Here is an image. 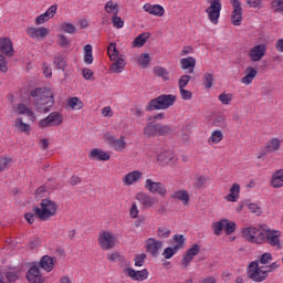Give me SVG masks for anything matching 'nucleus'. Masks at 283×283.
<instances>
[{"label":"nucleus","mask_w":283,"mask_h":283,"mask_svg":"<svg viewBox=\"0 0 283 283\" xmlns=\"http://www.w3.org/2000/svg\"><path fill=\"white\" fill-rule=\"evenodd\" d=\"M174 242L176 243L172 248H175V251H180L182 247H185V235L182 234H175L172 237Z\"/></svg>","instance_id":"nucleus-44"},{"label":"nucleus","mask_w":283,"mask_h":283,"mask_svg":"<svg viewBox=\"0 0 283 283\" xmlns=\"http://www.w3.org/2000/svg\"><path fill=\"white\" fill-rule=\"evenodd\" d=\"M0 52L1 54H6V56L14 55V48L12 46V41L10 39H0Z\"/></svg>","instance_id":"nucleus-20"},{"label":"nucleus","mask_w":283,"mask_h":283,"mask_svg":"<svg viewBox=\"0 0 283 283\" xmlns=\"http://www.w3.org/2000/svg\"><path fill=\"white\" fill-rule=\"evenodd\" d=\"M189 81H191L190 75H182L178 81L179 90H184L186 85H189Z\"/></svg>","instance_id":"nucleus-58"},{"label":"nucleus","mask_w":283,"mask_h":283,"mask_svg":"<svg viewBox=\"0 0 283 283\" xmlns=\"http://www.w3.org/2000/svg\"><path fill=\"white\" fill-rule=\"evenodd\" d=\"M18 114H28L29 116H34V112H32L30 107H27L25 104H18Z\"/></svg>","instance_id":"nucleus-56"},{"label":"nucleus","mask_w":283,"mask_h":283,"mask_svg":"<svg viewBox=\"0 0 283 283\" xmlns=\"http://www.w3.org/2000/svg\"><path fill=\"white\" fill-rule=\"evenodd\" d=\"M27 34L31 38V39H43L45 36H48L49 31L46 28H28L27 29Z\"/></svg>","instance_id":"nucleus-21"},{"label":"nucleus","mask_w":283,"mask_h":283,"mask_svg":"<svg viewBox=\"0 0 283 283\" xmlns=\"http://www.w3.org/2000/svg\"><path fill=\"white\" fill-rule=\"evenodd\" d=\"M170 198L172 200H180L182 205H189V192L187 190H177L170 196Z\"/></svg>","instance_id":"nucleus-31"},{"label":"nucleus","mask_w":283,"mask_h":283,"mask_svg":"<svg viewBox=\"0 0 283 283\" xmlns=\"http://www.w3.org/2000/svg\"><path fill=\"white\" fill-rule=\"evenodd\" d=\"M30 96L39 114H48L54 107V93L51 90L38 87L31 91Z\"/></svg>","instance_id":"nucleus-1"},{"label":"nucleus","mask_w":283,"mask_h":283,"mask_svg":"<svg viewBox=\"0 0 283 283\" xmlns=\"http://www.w3.org/2000/svg\"><path fill=\"white\" fill-rule=\"evenodd\" d=\"M255 76H258V70H255L254 67L248 66L245 69V76L241 78V83H243V85H251Z\"/></svg>","instance_id":"nucleus-26"},{"label":"nucleus","mask_w":283,"mask_h":283,"mask_svg":"<svg viewBox=\"0 0 283 283\" xmlns=\"http://www.w3.org/2000/svg\"><path fill=\"white\" fill-rule=\"evenodd\" d=\"M280 235L282 233L277 230H268L265 232V238L270 247H276V249H282V243H280Z\"/></svg>","instance_id":"nucleus-15"},{"label":"nucleus","mask_w":283,"mask_h":283,"mask_svg":"<svg viewBox=\"0 0 283 283\" xmlns=\"http://www.w3.org/2000/svg\"><path fill=\"white\" fill-rule=\"evenodd\" d=\"M14 127L22 134H30V124L23 123V118L18 117L14 122Z\"/></svg>","instance_id":"nucleus-35"},{"label":"nucleus","mask_w":283,"mask_h":283,"mask_svg":"<svg viewBox=\"0 0 283 283\" xmlns=\"http://www.w3.org/2000/svg\"><path fill=\"white\" fill-rule=\"evenodd\" d=\"M160 249H163V241H158L154 238H149L146 241L147 253H149L153 258H158Z\"/></svg>","instance_id":"nucleus-13"},{"label":"nucleus","mask_w":283,"mask_h":283,"mask_svg":"<svg viewBox=\"0 0 283 283\" xmlns=\"http://www.w3.org/2000/svg\"><path fill=\"white\" fill-rule=\"evenodd\" d=\"M151 36V33L149 32H144L139 34L135 40L133 41V48H143L145 43H147V39Z\"/></svg>","instance_id":"nucleus-34"},{"label":"nucleus","mask_w":283,"mask_h":283,"mask_svg":"<svg viewBox=\"0 0 283 283\" xmlns=\"http://www.w3.org/2000/svg\"><path fill=\"white\" fill-rule=\"evenodd\" d=\"M39 266L50 273L51 271H54V258L50 255H44L41 258L39 262Z\"/></svg>","instance_id":"nucleus-25"},{"label":"nucleus","mask_w":283,"mask_h":283,"mask_svg":"<svg viewBox=\"0 0 283 283\" xmlns=\"http://www.w3.org/2000/svg\"><path fill=\"white\" fill-rule=\"evenodd\" d=\"M97 242L103 251H109L116 247L118 238L109 231H103L98 233Z\"/></svg>","instance_id":"nucleus-6"},{"label":"nucleus","mask_w":283,"mask_h":283,"mask_svg":"<svg viewBox=\"0 0 283 283\" xmlns=\"http://www.w3.org/2000/svg\"><path fill=\"white\" fill-rule=\"evenodd\" d=\"M145 258H147L145 253L135 255V266H143L145 264Z\"/></svg>","instance_id":"nucleus-63"},{"label":"nucleus","mask_w":283,"mask_h":283,"mask_svg":"<svg viewBox=\"0 0 283 283\" xmlns=\"http://www.w3.org/2000/svg\"><path fill=\"white\" fill-rule=\"evenodd\" d=\"M11 165H12V158H8V157L0 158V170L6 171L7 169H10Z\"/></svg>","instance_id":"nucleus-54"},{"label":"nucleus","mask_w":283,"mask_h":283,"mask_svg":"<svg viewBox=\"0 0 283 283\" xmlns=\"http://www.w3.org/2000/svg\"><path fill=\"white\" fill-rule=\"evenodd\" d=\"M104 140L109 147L115 149V151H123L125 147H127V143H125V136H122L119 139H116L112 134L106 133L104 135Z\"/></svg>","instance_id":"nucleus-10"},{"label":"nucleus","mask_w":283,"mask_h":283,"mask_svg":"<svg viewBox=\"0 0 283 283\" xmlns=\"http://www.w3.org/2000/svg\"><path fill=\"white\" fill-rule=\"evenodd\" d=\"M108 56L111 61H116L118 59V49H116V43H111L107 49Z\"/></svg>","instance_id":"nucleus-48"},{"label":"nucleus","mask_w":283,"mask_h":283,"mask_svg":"<svg viewBox=\"0 0 283 283\" xmlns=\"http://www.w3.org/2000/svg\"><path fill=\"white\" fill-rule=\"evenodd\" d=\"M61 29L63 30V32H65L66 34H74L76 32V27H74V24L70 23V22H63L61 24Z\"/></svg>","instance_id":"nucleus-52"},{"label":"nucleus","mask_w":283,"mask_h":283,"mask_svg":"<svg viewBox=\"0 0 283 283\" xmlns=\"http://www.w3.org/2000/svg\"><path fill=\"white\" fill-rule=\"evenodd\" d=\"M125 65H127V62H125V59L123 55L118 56L115 62L111 66V71L115 74H120L123 70H125Z\"/></svg>","instance_id":"nucleus-30"},{"label":"nucleus","mask_w":283,"mask_h":283,"mask_svg":"<svg viewBox=\"0 0 283 283\" xmlns=\"http://www.w3.org/2000/svg\"><path fill=\"white\" fill-rule=\"evenodd\" d=\"M67 105L71 107V109H83V101H81L78 97L69 98Z\"/></svg>","instance_id":"nucleus-42"},{"label":"nucleus","mask_w":283,"mask_h":283,"mask_svg":"<svg viewBox=\"0 0 283 283\" xmlns=\"http://www.w3.org/2000/svg\"><path fill=\"white\" fill-rule=\"evenodd\" d=\"M222 11V2L220 0H210V6L206 9L209 21L218 25L220 12Z\"/></svg>","instance_id":"nucleus-8"},{"label":"nucleus","mask_w":283,"mask_h":283,"mask_svg":"<svg viewBox=\"0 0 283 283\" xmlns=\"http://www.w3.org/2000/svg\"><path fill=\"white\" fill-rule=\"evenodd\" d=\"M56 10H59V7L56 4L51 6L44 13L40 14L35 19L36 25H43V23L48 22L49 19H54Z\"/></svg>","instance_id":"nucleus-16"},{"label":"nucleus","mask_w":283,"mask_h":283,"mask_svg":"<svg viewBox=\"0 0 283 283\" xmlns=\"http://www.w3.org/2000/svg\"><path fill=\"white\" fill-rule=\"evenodd\" d=\"M27 280H29L30 283L43 282V275L41 274V270H39V265H33L29 269Z\"/></svg>","instance_id":"nucleus-19"},{"label":"nucleus","mask_w":283,"mask_h":283,"mask_svg":"<svg viewBox=\"0 0 283 283\" xmlns=\"http://www.w3.org/2000/svg\"><path fill=\"white\" fill-rule=\"evenodd\" d=\"M211 127H218L219 129H227V116L217 115L211 122Z\"/></svg>","instance_id":"nucleus-33"},{"label":"nucleus","mask_w":283,"mask_h":283,"mask_svg":"<svg viewBox=\"0 0 283 283\" xmlns=\"http://www.w3.org/2000/svg\"><path fill=\"white\" fill-rule=\"evenodd\" d=\"M271 187H273V189L283 187V169H279L272 175Z\"/></svg>","instance_id":"nucleus-27"},{"label":"nucleus","mask_w":283,"mask_h":283,"mask_svg":"<svg viewBox=\"0 0 283 283\" xmlns=\"http://www.w3.org/2000/svg\"><path fill=\"white\" fill-rule=\"evenodd\" d=\"M224 222H227V219L217 221L212 224V231H213L214 235L222 234V230L224 229Z\"/></svg>","instance_id":"nucleus-46"},{"label":"nucleus","mask_w":283,"mask_h":283,"mask_svg":"<svg viewBox=\"0 0 283 283\" xmlns=\"http://www.w3.org/2000/svg\"><path fill=\"white\" fill-rule=\"evenodd\" d=\"M266 55V44H258L249 50L248 56L252 63L260 62Z\"/></svg>","instance_id":"nucleus-11"},{"label":"nucleus","mask_w":283,"mask_h":283,"mask_svg":"<svg viewBox=\"0 0 283 283\" xmlns=\"http://www.w3.org/2000/svg\"><path fill=\"white\" fill-rule=\"evenodd\" d=\"M145 189L149 191L150 193H158L161 198H165L167 196V187H165V184L154 181L151 179H147L145 182Z\"/></svg>","instance_id":"nucleus-9"},{"label":"nucleus","mask_w":283,"mask_h":283,"mask_svg":"<svg viewBox=\"0 0 283 283\" xmlns=\"http://www.w3.org/2000/svg\"><path fill=\"white\" fill-rule=\"evenodd\" d=\"M144 136H146V138H156V136H158V124H154V122L146 124L144 127Z\"/></svg>","instance_id":"nucleus-28"},{"label":"nucleus","mask_w":283,"mask_h":283,"mask_svg":"<svg viewBox=\"0 0 283 283\" xmlns=\"http://www.w3.org/2000/svg\"><path fill=\"white\" fill-rule=\"evenodd\" d=\"M198 253H200V245L198 244H193L190 249L186 251V254L184 255V259L181 261L184 269H187V266H189L191 260H193V258H196Z\"/></svg>","instance_id":"nucleus-18"},{"label":"nucleus","mask_w":283,"mask_h":283,"mask_svg":"<svg viewBox=\"0 0 283 283\" xmlns=\"http://www.w3.org/2000/svg\"><path fill=\"white\" fill-rule=\"evenodd\" d=\"M125 272L128 273V276L136 282H145V280L149 277V271H147V269L136 271L132 268H127Z\"/></svg>","instance_id":"nucleus-17"},{"label":"nucleus","mask_w":283,"mask_h":283,"mask_svg":"<svg viewBox=\"0 0 283 283\" xmlns=\"http://www.w3.org/2000/svg\"><path fill=\"white\" fill-rule=\"evenodd\" d=\"M237 227L238 226L235 224V222L229 221V220L226 219L223 229H224L227 235H231V233H235Z\"/></svg>","instance_id":"nucleus-50"},{"label":"nucleus","mask_w":283,"mask_h":283,"mask_svg":"<svg viewBox=\"0 0 283 283\" xmlns=\"http://www.w3.org/2000/svg\"><path fill=\"white\" fill-rule=\"evenodd\" d=\"M61 125H63V114L59 112H52L39 122V127L42 129L48 127H61Z\"/></svg>","instance_id":"nucleus-7"},{"label":"nucleus","mask_w":283,"mask_h":283,"mask_svg":"<svg viewBox=\"0 0 283 283\" xmlns=\"http://www.w3.org/2000/svg\"><path fill=\"white\" fill-rule=\"evenodd\" d=\"M169 134H174L171 126L158 124V136H169Z\"/></svg>","instance_id":"nucleus-47"},{"label":"nucleus","mask_w":283,"mask_h":283,"mask_svg":"<svg viewBox=\"0 0 283 283\" xmlns=\"http://www.w3.org/2000/svg\"><path fill=\"white\" fill-rule=\"evenodd\" d=\"M57 45H60V48H67V45H70V40H67V36L60 34L57 35Z\"/></svg>","instance_id":"nucleus-61"},{"label":"nucleus","mask_w":283,"mask_h":283,"mask_svg":"<svg viewBox=\"0 0 283 283\" xmlns=\"http://www.w3.org/2000/svg\"><path fill=\"white\" fill-rule=\"evenodd\" d=\"M207 177L206 176H200V175H197L195 177V187L196 189H205V187H207Z\"/></svg>","instance_id":"nucleus-45"},{"label":"nucleus","mask_w":283,"mask_h":283,"mask_svg":"<svg viewBox=\"0 0 283 283\" xmlns=\"http://www.w3.org/2000/svg\"><path fill=\"white\" fill-rule=\"evenodd\" d=\"M56 209H59V205H56V202L52 201L51 199H42L40 208L34 207L33 213L27 212L24 218L29 224H34V218H38L42 221L54 218V216H56Z\"/></svg>","instance_id":"nucleus-2"},{"label":"nucleus","mask_w":283,"mask_h":283,"mask_svg":"<svg viewBox=\"0 0 283 283\" xmlns=\"http://www.w3.org/2000/svg\"><path fill=\"white\" fill-rule=\"evenodd\" d=\"M203 85L207 90L213 87V75L211 73L203 74Z\"/></svg>","instance_id":"nucleus-53"},{"label":"nucleus","mask_w":283,"mask_h":283,"mask_svg":"<svg viewBox=\"0 0 283 283\" xmlns=\"http://www.w3.org/2000/svg\"><path fill=\"white\" fill-rule=\"evenodd\" d=\"M272 260H273V255L269 252H265L261 255V258L258 262L260 264H269Z\"/></svg>","instance_id":"nucleus-59"},{"label":"nucleus","mask_w":283,"mask_h":283,"mask_svg":"<svg viewBox=\"0 0 283 283\" xmlns=\"http://www.w3.org/2000/svg\"><path fill=\"white\" fill-rule=\"evenodd\" d=\"M177 253H178V250H176V248L169 247L164 250L163 255L164 258H166V260H171V258H174V255H176Z\"/></svg>","instance_id":"nucleus-57"},{"label":"nucleus","mask_w":283,"mask_h":283,"mask_svg":"<svg viewBox=\"0 0 283 283\" xmlns=\"http://www.w3.org/2000/svg\"><path fill=\"white\" fill-rule=\"evenodd\" d=\"M151 59L149 53H143L139 59H138V63L139 65H142V67H147L150 63Z\"/></svg>","instance_id":"nucleus-55"},{"label":"nucleus","mask_w":283,"mask_h":283,"mask_svg":"<svg viewBox=\"0 0 283 283\" xmlns=\"http://www.w3.org/2000/svg\"><path fill=\"white\" fill-rule=\"evenodd\" d=\"M176 103V95L174 94H161L156 98L148 102L146 112H155L160 109H169Z\"/></svg>","instance_id":"nucleus-3"},{"label":"nucleus","mask_w":283,"mask_h":283,"mask_svg":"<svg viewBox=\"0 0 283 283\" xmlns=\"http://www.w3.org/2000/svg\"><path fill=\"white\" fill-rule=\"evenodd\" d=\"M145 12H148V14H153L154 17H163L165 14V8L160 4H144Z\"/></svg>","instance_id":"nucleus-22"},{"label":"nucleus","mask_w":283,"mask_h":283,"mask_svg":"<svg viewBox=\"0 0 283 283\" xmlns=\"http://www.w3.org/2000/svg\"><path fill=\"white\" fill-rule=\"evenodd\" d=\"M155 76H159L163 81H169V71L163 66H156L154 69Z\"/></svg>","instance_id":"nucleus-39"},{"label":"nucleus","mask_w":283,"mask_h":283,"mask_svg":"<svg viewBox=\"0 0 283 283\" xmlns=\"http://www.w3.org/2000/svg\"><path fill=\"white\" fill-rule=\"evenodd\" d=\"M143 178V174H140V171L138 170H135V171H132L127 175H125L124 177V185H134L135 182H138V180Z\"/></svg>","instance_id":"nucleus-29"},{"label":"nucleus","mask_w":283,"mask_h":283,"mask_svg":"<svg viewBox=\"0 0 283 283\" xmlns=\"http://www.w3.org/2000/svg\"><path fill=\"white\" fill-rule=\"evenodd\" d=\"M222 138H224L222 130H214L212 132L209 142L213 143L214 145H218V143H220Z\"/></svg>","instance_id":"nucleus-49"},{"label":"nucleus","mask_w":283,"mask_h":283,"mask_svg":"<svg viewBox=\"0 0 283 283\" xmlns=\"http://www.w3.org/2000/svg\"><path fill=\"white\" fill-rule=\"evenodd\" d=\"M105 12H107V14H113V17L118 15V3L114 4V1L109 0L105 4Z\"/></svg>","instance_id":"nucleus-41"},{"label":"nucleus","mask_w":283,"mask_h":283,"mask_svg":"<svg viewBox=\"0 0 283 283\" xmlns=\"http://www.w3.org/2000/svg\"><path fill=\"white\" fill-rule=\"evenodd\" d=\"M88 157L93 160H103V161H107L111 158L109 154L105 153V150L101 148L92 149Z\"/></svg>","instance_id":"nucleus-23"},{"label":"nucleus","mask_w":283,"mask_h":283,"mask_svg":"<svg viewBox=\"0 0 283 283\" xmlns=\"http://www.w3.org/2000/svg\"><path fill=\"white\" fill-rule=\"evenodd\" d=\"M238 198H240V185L233 184L226 200H228V202H238Z\"/></svg>","instance_id":"nucleus-32"},{"label":"nucleus","mask_w":283,"mask_h":283,"mask_svg":"<svg viewBox=\"0 0 283 283\" xmlns=\"http://www.w3.org/2000/svg\"><path fill=\"white\" fill-rule=\"evenodd\" d=\"M136 200L143 205L144 209H151L158 202L156 197H151L145 192H139L136 195Z\"/></svg>","instance_id":"nucleus-14"},{"label":"nucleus","mask_w":283,"mask_h":283,"mask_svg":"<svg viewBox=\"0 0 283 283\" xmlns=\"http://www.w3.org/2000/svg\"><path fill=\"white\" fill-rule=\"evenodd\" d=\"M219 101L222 105H231V101H233V94L231 93H221L219 95Z\"/></svg>","instance_id":"nucleus-51"},{"label":"nucleus","mask_w":283,"mask_h":283,"mask_svg":"<svg viewBox=\"0 0 283 283\" xmlns=\"http://www.w3.org/2000/svg\"><path fill=\"white\" fill-rule=\"evenodd\" d=\"M181 70H188L190 74H193V70H196V57L188 56L180 60Z\"/></svg>","instance_id":"nucleus-24"},{"label":"nucleus","mask_w":283,"mask_h":283,"mask_svg":"<svg viewBox=\"0 0 283 283\" xmlns=\"http://www.w3.org/2000/svg\"><path fill=\"white\" fill-rule=\"evenodd\" d=\"M113 25L114 28L120 29L123 28V25H125V22L123 21V19H120V17L113 15Z\"/></svg>","instance_id":"nucleus-64"},{"label":"nucleus","mask_w":283,"mask_h":283,"mask_svg":"<svg viewBox=\"0 0 283 283\" xmlns=\"http://www.w3.org/2000/svg\"><path fill=\"white\" fill-rule=\"evenodd\" d=\"M84 63H86V65H92V63H94V55H92L91 44H86L84 46Z\"/></svg>","instance_id":"nucleus-38"},{"label":"nucleus","mask_w":283,"mask_h":283,"mask_svg":"<svg viewBox=\"0 0 283 283\" xmlns=\"http://www.w3.org/2000/svg\"><path fill=\"white\" fill-rule=\"evenodd\" d=\"M280 139L272 138L270 142L266 143L265 150L268 151V154H273V151H277L280 149Z\"/></svg>","instance_id":"nucleus-36"},{"label":"nucleus","mask_w":283,"mask_h":283,"mask_svg":"<svg viewBox=\"0 0 283 283\" xmlns=\"http://www.w3.org/2000/svg\"><path fill=\"white\" fill-rule=\"evenodd\" d=\"M248 277L253 282H264L269 277V273L264 266H260L258 261H253L249 264Z\"/></svg>","instance_id":"nucleus-5"},{"label":"nucleus","mask_w":283,"mask_h":283,"mask_svg":"<svg viewBox=\"0 0 283 283\" xmlns=\"http://www.w3.org/2000/svg\"><path fill=\"white\" fill-rule=\"evenodd\" d=\"M171 235V230L167 226H161L157 230V238L160 240H167Z\"/></svg>","instance_id":"nucleus-40"},{"label":"nucleus","mask_w":283,"mask_h":283,"mask_svg":"<svg viewBox=\"0 0 283 283\" xmlns=\"http://www.w3.org/2000/svg\"><path fill=\"white\" fill-rule=\"evenodd\" d=\"M232 13H231V21L234 25H242V3L240 0H232Z\"/></svg>","instance_id":"nucleus-12"},{"label":"nucleus","mask_w":283,"mask_h":283,"mask_svg":"<svg viewBox=\"0 0 283 283\" xmlns=\"http://www.w3.org/2000/svg\"><path fill=\"white\" fill-rule=\"evenodd\" d=\"M241 235L244 240L254 244H262L266 240V234L261 232L260 229L253 227L243 228Z\"/></svg>","instance_id":"nucleus-4"},{"label":"nucleus","mask_w":283,"mask_h":283,"mask_svg":"<svg viewBox=\"0 0 283 283\" xmlns=\"http://www.w3.org/2000/svg\"><path fill=\"white\" fill-rule=\"evenodd\" d=\"M6 279L9 283H14L19 280V273L10 271L6 273Z\"/></svg>","instance_id":"nucleus-60"},{"label":"nucleus","mask_w":283,"mask_h":283,"mask_svg":"<svg viewBox=\"0 0 283 283\" xmlns=\"http://www.w3.org/2000/svg\"><path fill=\"white\" fill-rule=\"evenodd\" d=\"M180 92V96L184 101H191V98L193 97V93H191V91H187L185 88H179Z\"/></svg>","instance_id":"nucleus-62"},{"label":"nucleus","mask_w":283,"mask_h":283,"mask_svg":"<svg viewBox=\"0 0 283 283\" xmlns=\"http://www.w3.org/2000/svg\"><path fill=\"white\" fill-rule=\"evenodd\" d=\"M53 63L57 70H65V67H67V62L61 54L54 56Z\"/></svg>","instance_id":"nucleus-43"},{"label":"nucleus","mask_w":283,"mask_h":283,"mask_svg":"<svg viewBox=\"0 0 283 283\" xmlns=\"http://www.w3.org/2000/svg\"><path fill=\"white\" fill-rule=\"evenodd\" d=\"M174 158V151L171 150H164L157 156L159 163H171Z\"/></svg>","instance_id":"nucleus-37"}]
</instances>
